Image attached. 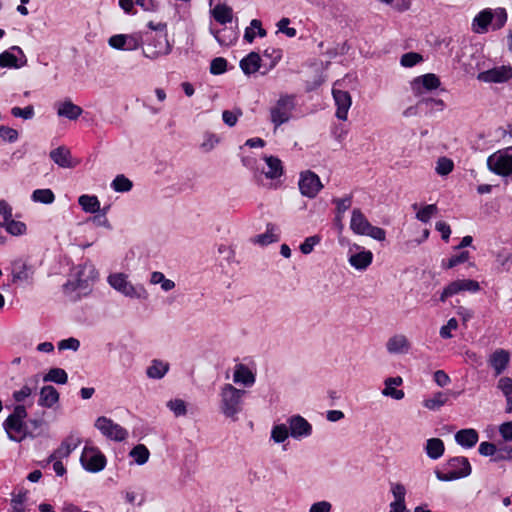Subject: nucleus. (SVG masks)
Returning a JSON list of instances; mask_svg holds the SVG:
<instances>
[{"instance_id":"obj_1","label":"nucleus","mask_w":512,"mask_h":512,"mask_svg":"<svg viewBox=\"0 0 512 512\" xmlns=\"http://www.w3.org/2000/svg\"><path fill=\"white\" fill-rule=\"evenodd\" d=\"M98 273L93 264L85 262L72 268L69 279L64 284V292L71 298L77 300L90 291L92 282L97 278Z\"/></svg>"},{"instance_id":"obj_2","label":"nucleus","mask_w":512,"mask_h":512,"mask_svg":"<svg viewBox=\"0 0 512 512\" xmlns=\"http://www.w3.org/2000/svg\"><path fill=\"white\" fill-rule=\"evenodd\" d=\"M148 27L151 31L142 34L145 45L143 55L152 60L168 55L171 52V45L167 39L166 25L149 22Z\"/></svg>"},{"instance_id":"obj_3","label":"nucleus","mask_w":512,"mask_h":512,"mask_svg":"<svg viewBox=\"0 0 512 512\" xmlns=\"http://www.w3.org/2000/svg\"><path fill=\"white\" fill-rule=\"evenodd\" d=\"M508 20L505 8H485L478 12L472 20L471 30L476 34H486L489 30L502 29Z\"/></svg>"},{"instance_id":"obj_4","label":"nucleus","mask_w":512,"mask_h":512,"mask_svg":"<svg viewBox=\"0 0 512 512\" xmlns=\"http://www.w3.org/2000/svg\"><path fill=\"white\" fill-rule=\"evenodd\" d=\"M246 391L234 387L232 384L226 383L220 388V410L222 414L232 419H238V414L243 410L244 397Z\"/></svg>"},{"instance_id":"obj_5","label":"nucleus","mask_w":512,"mask_h":512,"mask_svg":"<svg viewBox=\"0 0 512 512\" xmlns=\"http://www.w3.org/2000/svg\"><path fill=\"white\" fill-rule=\"evenodd\" d=\"M27 415L26 407L24 405H17L3 422V428L11 441L21 442L28 436L25 423Z\"/></svg>"},{"instance_id":"obj_6","label":"nucleus","mask_w":512,"mask_h":512,"mask_svg":"<svg viewBox=\"0 0 512 512\" xmlns=\"http://www.w3.org/2000/svg\"><path fill=\"white\" fill-rule=\"evenodd\" d=\"M297 102L294 94H280L269 108L270 121L275 128L287 123L293 117Z\"/></svg>"},{"instance_id":"obj_7","label":"nucleus","mask_w":512,"mask_h":512,"mask_svg":"<svg viewBox=\"0 0 512 512\" xmlns=\"http://www.w3.org/2000/svg\"><path fill=\"white\" fill-rule=\"evenodd\" d=\"M471 465L466 457H454L447 461L444 471L435 470L439 481L448 482L467 477L471 474Z\"/></svg>"},{"instance_id":"obj_8","label":"nucleus","mask_w":512,"mask_h":512,"mask_svg":"<svg viewBox=\"0 0 512 512\" xmlns=\"http://www.w3.org/2000/svg\"><path fill=\"white\" fill-rule=\"evenodd\" d=\"M350 229L357 235L369 236L377 241H384L386 239V231L380 227L373 226L358 208L352 211Z\"/></svg>"},{"instance_id":"obj_9","label":"nucleus","mask_w":512,"mask_h":512,"mask_svg":"<svg viewBox=\"0 0 512 512\" xmlns=\"http://www.w3.org/2000/svg\"><path fill=\"white\" fill-rule=\"evenodd\" d=\"M107 280L112 288L126 297L142 300L148 298V292L144 286L141 284L133 285L124 273L111 274Z\"/></svg>"},{"instance_id":"obj_10","label":"nucleus","mask_w":512,"mask_h":512,"mask_svg":"<svg viewBox=\"0 0 512 512\" xmlns=\"http://www.w3.org/2000/svg\"><path fill=\"white\" fill-rule=\"evenodd\" d=\"M488 169L499 176L507 177L512 174V146L500 149L487 158Z\"/></svg>"},{"instance_id":"obj_11","label":"nucleus","mask_w":512,"mask_h":512,"mask_svg":"<svg viewBox=\"0 0 512 512\" xmlns=\"http://www.w3.org/2000/svg\"><path fill=\"white\" fill-rule=\"evenodd\" d=\"M80 463L87 472L98 473L105 469L107 459L98 447L86 443L80 456Z\"/></svg>"},{"instance_id":"obj_12","label":"nucleus","mask_w":512,"mask_h":512,"mask_svg":"<svg viewBox=\"0 0 512 512\" xmlns=\"http://www.w3.org/2000/svg\"><path fill=\"white\" fill-rule=\"evenodd\" d=\"M372 251L365 247L352 243L348 246L347 261L357 271H365L373 261Z\"/></svg>"},{"instance_id":"obj_13","label":"nucleus","mask_w":512,"mask_h":512,"mask_svg":"<svg viewBox=\"0 0 512 512\" xmlns=\"http://www.w3.org/2000/svg\"><path fill=\"white\" fill-rule=\"evenodd\" d=\"M95 427L107 439L121 442L127 439L129 433L121 425L115 423L112 419L105 416L98 417L95 421Z\"/></svg>"},{"instance_id":"obj_14","label":"nucleus","mask_w":512,"mask_h":512,"mask_svg":"<svg viewBox=\"0 0 512 512\" xmlns=\"http://www.w3.org/2000/svg\"><path fill=\"white\" fill-rule=\"evenodd\" d=\"M111 48L121 51H134L143 45L142 33L116 34L108 39Z\"/></svg>"},{"instance_id":"obj_15","label":"nucleus","mask_w":512,"mask_h":512,"mask_svg":"<svg viewBox=\"0 0 512 512\" xmlns=\"http://www.w3.org/2000/svg\"><path fill=\"white\" fill-rule=\"evenodd\" d=\"M298 185L301 194L311 199L315 198L323 188L319 176L310 170L300 174Z\"/></svg>"},{"instance_id":"obj_16","label":"nucleus","mask_w":512,"mask_h":512,"mask_svg":"<svg viewBox=\"0 0 512 512\" xmlns=\"http://www.w3.org/2000/svg\"><path fill=\"white\" fill-rule=\"evenodd\" d=\"M480 290V285L472 279H457L449 283L440 295V301L445 302L447 298L462 292L476 293Z\"/></svg>"},{"instance_id":"obj_17","label":"nucleus","mask_w":512,"mask_h":512,"mask_svg":"<svg viewBox=\"0 0 512 512\" xmlns=\"http://www.w3.org/2000/svg\"><path fill=\"white\" fill-rule=\"evenodd\" d=\"M290 436L295 440L308 438L313 433V427L304 417L299 414L292 415L286 420Z\"/></svg>"},{"instance_id":"obj_18","label":"nucleus","mask_w":512,"mask_h":512,"mask_svg":"<svg viewBox=\"0 0 512 512\" xmlns=\"http://www.w3.org/2000/svg\"><path fill=\"white\" fill-rule=\"evenodd\" d=\"M34 268L23 259H16L11 263L12 282L18 285L32 283Z\"/></svg>"},{"instance_id":"obj_19","label":"nucleus","mask_w":512,"mask_h":512,"mask_svg":"<svg viewBox=\"0 0 512 512\" xmlns=\"http://www.w3.org/2000/svg\"><path fill=\"white\" fill-rule=\"evenodd\" d=\"M27 64V58L23 50L18 46H12L0 54V67L18 69Z\"/></svg>"},{"instance_id":"obj_20","label":"nucleus","mask_w":512,"mask_h":512,"mask_svg":"<svg viewBox=\"0 0 512 512\" xmlns=\"http://www.w3.org/2000/svg\"><path fill=\"white\" fill-rule=\"evenodd\" d=\"M81 438L71 433L60 444V446L49 455L45 460L46 464H50L53 460L60 458H68L70 454L81 444Z\"/></svg>"},{"instance_id":"obj_21","label":"nucleus","mask_w":512,"mask_h":512,"mask_svg":"<svg viewBox=\"0 0 512 512\" xmlns=\"http://www.w3.org/2000/svg\"><path fill=\"white\" fill-rule=\"evenodd\" d=\"M478 80L485 83H504L512 78V67L502 65L478 74Z\"/></svg>"},{"instance_id":"obj_22","label":"nucleus","mask_w":512,"mask_h":512,"mask_svg":"<svg viewBox=\"0 0 512 512\" xmlns=\"http://www.w3.org/2000/svg\"><path fill=\"white\" fill-rule=\"evenodd\" d=\"M440 86V80L435 74H425L416 77L411 82V88L416 96H421L425 92L437 89Z\"/></svg>"},{"instance_id":"obj_23","label":"nucleus","mask_w":512,"mask_h":512,"mask_svg":"<svg viewBox=\"0 0 512 512\" xmlns=\"http://www.w3.org/2000/svg\"><path fill=\"white\" fill-rule=\"evenodd\" d=\"M333 99L336 105L335 116L342 121L348 118V111L352 105V98L349 92L333 88Z\"/></svg>"},{"instance_id":"obj_24","label":"nucleus","mask_w":512,"mask_h":512,"mask_svg":"<svg viewBox=\"0 0 512 512\" xmlns=\"http://www.w3.org/2000/svg\"><path fill=\"white\" fill-rule=\"evenodd\" d=\"M256 376L246 365L239 363L234 367L233 382L244 387H251L255 384Z\"/></svg>"},{"instance_id":"obj_25","label":"nucleus","mask_w":512,"mask_h":512,"mask_svg":"<svg viewBox=\"0 0 512 512\" xmlns=\"http://www.w3.org/2000/svg\"><path fill=\"white\" fill-rule=\"evenodd\" d=\"M488 362L498 376L506 370L510 362V353L504 349H497L490 355Z\"/></svg>"},{"instance_id":"obj_26","label":"nucleus","mask_w":512,"mask_h":512,"mask_svg":"<svg viewBox=\"0 0 512 512\" xmlns=\"http://www.w3.org/2000/svg\"><path fill=\"white\" fill-rule=\"evenodd\" d=\"M386 349L390 354H407L411 343L405 335L396 334L388 339Z\"/></svg>"},{"instance_id":"obj_27","label":"nucleus","mask_w":512,"mask_h":512,"mask_svg":"<svg viewBox=\"0 0 512 512\" xmlns=\"http://www.w3.org/2000/svg\"><path fill=\"white\" fill-rule=\"evenodd\" d=\"M57 115L69 120L78 119L83 113V109L74 104L71 100H65L56 104Z\"/></svg>"},{"instance_id":"obj_28","label":"nucleus","mask_w":512,"mask_h":512,"mask_svg":"<svg viewBox=\"0 0 512 512\" xmlns=\"http://www.w3.org/2000/svg\"><path fill=\"white\" fill-rule=\"evenodd\" d=\"M52 161L61 168H73L76 163L72 161L71 152L64 146H59L50 152Z\"/></svg>"},{"instance_id":"obj_29","label":"nucleus","mask_w":512,"mask_h":512,"mask_svg":"<svg viewBox=\"0 0 512 512\" xmlns=\"http://www.w3.org/2000/svg\"><path fill=\"white\" fill-rule=\"evenodd\" d=\"M403 379L400 376L396 377H388L384 381V389L382 390V395L386 397H391L395 400H401L404 398V391L401 389H396L397 386L402 385Z\"/></svg>"},{"instance_id":"obj_30","label":"nucleus","mask_w":512,"mask_h":512,"mask_svg":"<svg viewBox=\"0 0 512 512\" xmlns=\"http://www.w3.org/2000/svg\"><path fill=\"white\" fill-rule=\"evenodd\" d=\"M452 393L449 391L435 392L431 397L423 400V406L430 411H437L449 401V396Z\"/></svg>"},{"instance_id":"obj_31","label":"nucleus","mask_w":512,"mask_h":512,"mask_svg":"<svg viewBox=\"0 0 512 512\" xmlns=\"http://www.w3.org/2000/svg\"><path fill=\"white\" fill-rule=\"evenodd\" d=\"M38 383L39 376H33L19 390L13 392V399L18 403L24 402L36 391Z\"/></svg>"},{"instance_id":"obj_32","label":"nucleus","mask_w":512,"mask_h":512,"mask_svg":"<svg viewBox=\"0 0 512 512\" xmlns=\"http://www.w3.org/2000/svg\"><path fill=\"white\" fill-rule=\"evenodd\" d=\"M59 401L58 391L51 385L42 387L38 405L45 408L53 407Z\"/></svg>"},{"instance_id":"obj_33","label":"nucleus","mask_w":512,"mask_h":512,"mask_svg":"<svg viewBox=\"0 0 512 512\" xmlns=\"http://www.w3.org/2000/svg\"><path fill=\"white\" fill-rule=\"evenodd\" d=\"M455 441L464 448H472L478 442V433L475 429H462L455 434Z\"/></svg>"},{"instance_id":"obj_34","label":"nucleus","mask_w":512,"mask_h":512,"mask_svg":"<svg viewBox=\"0 0 512 512\" xmlns=\"http://www.w3.org/2000/svg\"><path fill=\"white\" fill-rule=\"evenodd\" d=\"M261 58L258 53L251 52L240 61V68L245 75L256 73L260 68Z\"/></svg>"},{"instance_id":"obj_35","label":"nucleus","mask_w":512,"mask_h":512,"mask_svg":"<svg viewBox=\"0 0 512 512\" xmlns=\"http://www.w3.org/2000/svg\"><path fill=\"white\" fill-rule=\"evenodd\" d=\"M211 33L221 46H231L238 39V32L231 28H222L218 31L211 29Z\"/></svg>"},{"instance_id":"obj_36","label":"nucleus","mask_w":512,"mask_h":512,"mask_svg":"<svg viewBox=\"0 0 512 512\" xmlns=\"http://www.w3.org/2000/svg\"><path fill=\"white\" fill-rule=\"evenodd\" d=\"M444 451V442L440 438H430L426 441L425 452L430 459H439L443 456Z\"/></svg>"},{"instance_id":"obj_37","label":"nucleus","mask_w":512,"mask_h":512,"mask_svg":"<svg viewBox=\"0 0 512 512\" xmlns=\"http://www.w3.org/2000/svg\"><path fill=\"white\" fill-rule=\"evenodd\" d=\"M169 371V364L162 360L154 359L147 367L146 375L150 379H161Z\"/></svg>"},{"instance_id":"obj_38","label":"nucleus","mask_w":512,"mask_h":512,"mask_svg":"<svg viewBox=\"0 0 512 512\" xmlns=\"http://www.w3.org/2000/svg\"><path fill=\"white\" fill-rule=\"evenodd\" d=\"M267 170H264V174L269 179L279 178L283 173V167L280 159L274 156H265L264 158Z\"/></svg>"},{"instance_id":"obj_39","label":"nucleus","mask_w":512,"mask_h":512,"mask_svg":"<svg viewBox=\"0 0 512 512\" xmlns=\"http://www.w3.org/2000/svg\"><path fill=\"white\" fill-rule=\"evenodd\" d=\"M212 15L218 23L225 25L232 21L233 10L226 4H218L213 8Z\"/></svg>"},{"instance_id":"obj_40","label":"nucleus","mask_w":512,"mask_h":512,"mask_svg":"<svg viewBox=\"0 0 512 512\" xmlns=\"http://www.w3.org/2000/svg\"><path fill=\"white\" fill-rule=\"evenodd\" d=\"M78 203L86 213L94 214L100 210V201L95 195L83 194L78 198Z\"/></svg>"},{"instance_id":"obj_41","label":"nucleus","mask_w":512,"mask_h":512,"mask_svg":"<svg viewBox=\"0 0 512 512\" xmlns=\"http://www.w3.org/2000/svg\"><path fill=\"white\" fill-rule=\"evenodd\" d=\"M498 388L502 391L506 398V412L512 413V378L502 377L498 381Z\"/></svg>"},{"instance_id":"obj_42","label":"nucleus","mask_w":512,"mask_h":512,"mask_svg":"<svg viewBox=\"0 0 512 512\" xmlns=\"http://www.w3.org/2000/svg\"><path fill=\"white\" fill-rule=\"evenodd\" d=\"M469 259L470 253L468 251H459L453 254L450 258L443 259L441 266L444 269H451L453 267H456L460 264L467 262Z\"/></svg>"},{"instance_id":"obj_43","label":"nucleus","mask_w":512,"mask_h":512,"mask_svg":"<svg viewBox=\"0 0 512 512\" xmlns=\"http://www.w3.org/2000/svg\"><path fill=\"white\" fill-rule=\"evenodd\" d=\"M11 496L12 512H23L24 502L27 499V490L17 488L11 493Z\"/></svg>"},{"instance_id":"obj_44","label":"nucleus","mask_w":512,"mask_h":512,"mask_svg":"<svg viewBox=\"0 0 512 512\" xmlns=\"http://www.w3.org/2000/svg\"><path fill=\"white\" fill-rule=\"evenodd\" d=\"M289 436H290V431H289V427H288L287 423L286 424H284V423L276 424L271 429L270 438L275 443H278V444L283 443L289 438Z\"/></svg>"},{"instance_id":"obj_45","label":"nucleus","mask_w":512,"mask_h":512,"mask_svg":"<svg viewBox=\"0 0 512 512\" xmlns=\"http://www.w3.org/2000/svg\"><path fill=\"white\" fill-rule=\"evenodd\" d=\"M150 283L153 285L159 284L161 289L165 292H168L175 288V282L167 279L162 272L154 271L150 277Z\"/></svg>"},{"instance_id":"obj_46","label":"nucleus","mask_w":512,"mask_h":512,"mask_svg":"<svg viewBox=\"0 0 512 512\" xmlns=\"http://www.w3.org/2000/svg\"><path fill=\"white\" fill-rule=\"evenodd\" d=\"M129 456L137 465H144L149 460L150 452L145 445L138 444L129 452Z\"/></svg>"},{"instance_id":"obj_47","label":"nucleus","mask_w":512,"mask_h":512,"mask_svg":"<svg viewBox=\"0 0 512 512\" xmlns=\"http://www.w3.org/2000/svg\"><path fill=\"white\" fill-rule=\"evenodd\" d=\"M31 200L36 203L52 204L55 200V195L51 189H36L32 192Z\"/></svg>"},{"instance_id":"obj_48","label":"nucleus","mask_w":512,"mask_h":512,"mask_svg":"<svg viewBox=\"0 0 512 512\" xmlns=\"http://www.w3.org/2000/svg\"><path fill=\"white\" fill-rule=\"evenodd\" d=\"M43 380L45 382H54L57 384H65V383H67L68 375L64 369L52 368L44 376Z\"/></svg>"},{"instance_id":"obj_49","label":"nucleus","mask_w":512,"mask_h":512,"mask_svg":"<svg viewBox=\"0 0 512 512\" xmlns=\"http://www.w3.org/2000/svg\"><path fill=\"white\" fill-rule=\"evenodd\" d=\"M3 226L6 231L13 236L23 235L27 229L25 223L13 220L12 218L10 220L4 221Z\"/></svg>"},{"instance_id":"obj_50","label":"nucleus","mask_w":512,"mask_h":512,"mask_svg":"<svg viewBox=\"0 0 512 512\" xmlns=\"http://www.w3.org/2000/svg\"><path fill=\"white\" fill-rule=\"evenodd\" d=\"M132 182L124 175H117L111 182V188L115 192H128L132 189Z\"/></svg>"},{"instance_id":"obj_51","label":"nucleus","mask_w":512,"mask_h":512,"mask_svg":"<svg viewBox=\"0 0 512 512\" xmlns=\"http://www.w3.org/2000/svg\"><path fill=\"white\" fill-rule=\"evenodd\" d=\"M454 169V163L450 158L440 157L436 162L435 171L440 176L450 174Z\"/></svg>"},{"instance_id":"obj_52","label":"nucleus","mask_w":512,"mask_h":512,"mask_svg":"<svg viewBox=\"0 0 512 512\" xmlns=\"http://www.w3.org/2000/svg\"><path fill=\"white\" fill-rule=\"evenodd\" d=\"M390 493L393 496L392 502H405L407 494L405 486L400 482H390Z\"/></svg>"},{"instance_id":"obj_53","label":"nucleus","mask_w":512,"mask_h":512,"mask_svg":"<svg viewBox=\"0 0 512 512\" xmlns=\"http://www.w3.org/2000/svg\"><path fill=\"white\" fill-rule=\"evenodd\" d=\"M437 211L438 208L435 204H429L418 210L416 218L423 223H427Z\"/></svg>"},{"instance_id":"obj_54","label":"nucleus","mask_w":512,"mask_h":512,"mask_svg":"<svg viewBox=\"0 0 512 512\" xmlns=\"http://www.w3.org/2000/svg\"><path fill=\"white\" fill-rule=\"evenodd\" d=\"M242 116V111L239 108H236L234 110H224L222 112V120L223 122L229 126L233 127L238 122L239 117Z\"/></svg>"},{"instance_id":"obj_55","label":"nucleus","mask_w":512,"mask_h":512,"mask_svg":"<svg viewBox=\"0 0 512 512\" xmlns=\"http://www.w3.org/2000/svg\"><path fill=\"white\" fill-rule=\"evenodd\" d=\"M279 237L276 233H274V227L268 226L267 231L263 234H260L256 237L255 242L264 246L271 244L273 242L278 241Z\"/></svg>"},{"instance_id":"obj_56","label":"nucleus","mask_w":512,"mask_h":512,"mask_svg":"<svg viewBox=\"0 0 512 512\" xmlns=\"http://www.w3.org/2000/svg\"><path fill=\"white\" fill-rule=\"evenodd\" d=\"M167 407L176 417L184 416L187 413L186 403L182 399H173L168 401Z\"/></svg>"},{"instance_id":"obj_57","label":"nucleus","mask_w":512,"mask_h":512,"mask_svg":"<svg viewBox=\"0 0 512 512\" xmlns=\"http://www.w3.org/2000/svg\"><path fill=\"white\" fill-rule=\"evenodd\" d=\"M12 116L16 118H22L24 120L32 119L35 115L34 107L32 105H28L24 108L13 107L11 109Z\"/></svg>"},{"instance_id":"obj_58","label":"nucleus","mask_w":512,"mask_h":512,"mask_svg":"<svg viewBox=\"0 0 512 512\" xmlns=\"http://www.w3.org/2000/svg\"><path fill=\"white\" fill-rule=\"evenodd\" d=\"M227 70V60L222 57L214 58L210 64V72L213 75H220Z\"/></svg>"},{"instance_id":"obj_59","label":"nucleus","mask_w":512,"mask_h":512,"mask_svg":"<svg viewBox=\"0 0 512 512\" xmlns=\"http://www.w3.org/2000/svg\"><path fill=\"white\" fill-rule=\"evenodd\" d=\"M18 131L14 128L0 125V138L9 143H14L18 139Z\"/></svg>"},{"instance_id":"obj_60","label":"nucleus","mask_w":512,"mask_h":512,"mask_svg":"<svg viewBox=\"0 0 512 512\" xmlns=\"http://www.w3.org/2000/svg\"><path fill=\"white\" fill-rule=\"evenodd\" d=\"M458 328V321L455 318H450L445 325L440 328L439 334L443 339H450L453 337L452 331Z\"/></svg>"},{"instance_id":"obj_61","label":"nucleus","mask_w":512,"mask_h":512,"mask_svg":"<svg viewBox=\"0 0 512 512\" xmlns=\"http://www.w3.org/2000/svg\"><path fill=\"white\" fill-rule=\"evenodd\" d=\"M264 57L270 59L269 67L273 68L276 66V64L281 60L282 58V50L269 47L264 50L263 53Z\"/></svg>"},{"instance_id":"obj_62","label":"nucleus","mask_w":512,"mask_h":512,"mask_svg":"<svg viewBox=\"0 0 512 512\" xmlns=\"http://www.w3.org/2000/svg\"><path fill=\"white\" fill-rule=\"evenodd\" d=\"M320 237L319 236H310V237H307L300 245V251L305 254V255H308L310 254L314 247L320 242Z\"/></svg>"},{"instance_id":"obj_63","label":"nucleus","mask_w":512,"mask_h":512,"mask_svg":"<svg viewBox=\"0 0 512 512\" xmlns=\"http://www.w3.org/2000/svg\"><path fill=\"white\" fill-rule=\"evenodd\" d=\"M422 61V56L415 52H409L401 57L400 63L404 67H413Z\"/></svg>"},{"instance_id":"obj_64","label":"nucleus","mask_w":512,"mask_h":512,"mask_svg":"<svg viewBox=\"0 0 512 512\" xmlns=\"http://www.w3.org/2000/svg\"><path fill=\"white\" fill-rule=\"evenodd\" d=\"M309 512H332V504L326 500L315 502L310 506Z\"/></svg>"}]
</instances>
